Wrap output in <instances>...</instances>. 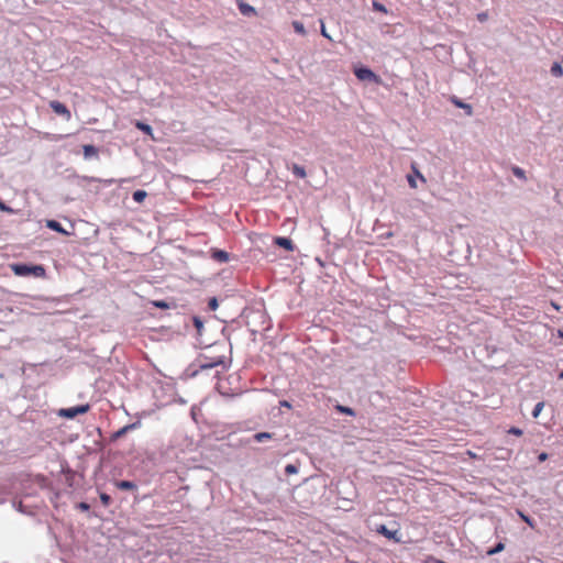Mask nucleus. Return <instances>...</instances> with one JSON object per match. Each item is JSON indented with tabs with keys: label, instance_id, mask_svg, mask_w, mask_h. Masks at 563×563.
<instances>
[{
	"label": "nucleus",
	"instance_id": "24",
	"mask_svg": "<svg viewBox=\"0 0 563 563\" xmlns=\"http://www.w3.org/2000/svg\"><path fill=\"white\" fill-rule=\"evenodd\" d=\"M543 407H544V402H542V401H541V402H538V404L534 406V409H533V411H532V416H533L534 418H538V417H539V415L541 413V411H542Z\"/></svg>",
	"mask_w": 563,
	"mask_h": 563
},
{
	"label": "nucleus",
	"instance_id": "39",
	"mask_svg": "<svg viewBox=\"0 0 563 563\" xmlns=\"http://www.w3.org/2000/svg\"><path fill=\"white\" fill-rule=\"evenodd\" d=\"M280 405L286 408H291V405L287 400L280 401Z\"/></svg>",
	"mask_w": 563,
	"mask_h": 563
},
{
	"label": "nucleus",
	"instance_id": "9",
	"mask_svg": "<svg viewBox=\"0 0 563 563\" xmlns=\"http://www.w3.org/2000/svg\"><path fill=\"white\" fill-rule=\"evenodd\" d=\"M139 426H140V422H133V423L126 424L123 428L119 429L113 434V438L119 439V438L123 437L124 434H126L128 431L139 428Z\"/></svg>",
	"mask_w": 563,
	"mask_h": 563
},
{
	"label": "nucleus",
	"instance_id": "30",
	"mask_svg": "<svg viewBox=\"0 0 563 563\" xmlns=\"http://www.w3.org/2000/svg\"><path fill=\"white\" fill-rule=\"evenodd\" d=\"M320 23H321V29H320L321 35L324 36L325 38L332 41L331 36L329 35V33L325 30V26H324V23L322 20H320Z\"/></svg>",
	"mask_w": 563,
	"mask_h": 563
},
{
	"label": "nucleus",
	"instance_id": "10",
	"mask_svg": "<svg viewBox=\"0 0 563 563\" xmlns=\"http://www.w3.org/2000/svg\"><path fill=\"white\" fill-rule=\"evenodd\" d=\"M82 152H84V156L86 159L92 157V156H98V148L93 145H90V144H86L82 146Z\"/></svg>",
	"mask_w": 563,
	"mask_h": 563
},
{
	"label": "nucleus",
	"instance_id": "2",
	"mask_svg": "<svg viewBox=\"0 0 563 563\" xmlns=\"http://www.w3.org/2000/svg\"><path fill=\"white\" fill-rule=\"evenodd\" d=\"M89 409H90V406L88 404L76 406V407H70V408H64V409L59 410V416L67 418V419H74L78 415H84V413L88 412Z\"/></svg>",
	"mask_w": 563,
	"mask_h": 563
},
{
	"label": "nucleus",
	"instance_id": "40",
	"mask_svg": "<svg viewBox=\"0 0 563 563\" xmlns=\"http://www.w3.org/2000/svg\"><path fill=\"white\" fill-rule=\"evenodd\" d=\"M80 508H81V509H88V508H89V506H88L87 504H85V503H81V504H80Z\"/></svg>",
	"mask_w": 563,
	"mask_h": 563
},
{
	"label": "nucleus",
	"instance_id": "12",
	"mask_svg": "<svg viewBox=\"0 0 563 563\" xmlns=\"http://www.w3.org/2000/svg\"><path fill=\"white\" fill-rule=\"evenodd\" d=\"M47 228L56 231V232H59V233H63V234H68L67 231H65L62 227V224L59 222H57L56 220H48L47 223H46Z\"/></svg>",
	"mask_w": 563,
	"mask_h": 563
},
{
	"label": "nucleus",
	"instance_id": "5",
	"mask_svg": "<svg viewBox=\"0 0 563 563\" xmlns=\"http://www.w3.org/2000/svg\"><path fill=\"white\" fill-rule=\"evenodd\" d=\"M355 76L360 80H377V76L369 68L361 67L354 70Z\"/></svg>",
	"mask_w": 563,
	"mask_h": 563
},
{
	"label": "nucleus",
	"instance_id": "19",
	"mask_svg": "<svg viewBox=\"0 0 563 563\" xmlns=\"http://www.w3.org/2000/svg\"><path fill=\"white\" fill-rule=\"evenodd\" d=\"M551 74L555 77L563 76V68L559 63H554L551 67Z\"/></svg>",
	"mask_w": 563,
	"mask_h": 563
},
{
	"label": "nucleus",
	"instance_id": "32",
	"mask_svg": "<svg viewBox=\"0 0 563 563\" xmlns=\"http://www.w3.org/2000/svg\"><path fill=\"white\" fill-rule=\"evenodd\" d=\"M407 180H408V184H409V186H410L411 188H413V189H415V188H417V183H416V179H415V177H413V176L408 175V176H407Z\"/></svg>",
	"mask_w": 563,
	"mask_h": 563
},
{
	"label": "nucleus",
	"instance_id": "15",
	"mask_svg": "<svg viewBox=\"0 0 563 563\" xmlns=\"http://www.w3.org/2000/svg\"><path fill=\"white\" fill-rule=\"evenodd\" d=\"M239 9H240L241 13L244 14V15L255 14V9L252 5L247 4V3L240 2L239 3Z\"/></svg>",
	"mask_w": 563,
	"mask_h": 563
},
{
	"label": "nucleus",
	"instance_id": "43",
	"mask_svg": "<svg viewBox=\"0 0 563 563\" xmlns=\"http://www.w3.org/2000/svg\"><path fill=\"white\" fill-rule=\"evenodd\" d=\"M437 563H445V562H443V561H438Z\"/></svg>",
	"mask_w": 563,
	"mask_h": 563
},
{
	"label": "nucleus",
	"instance_id": "38",
	"mask_svg": "<svg viewBox=\"0 0 563 563\" xmlns=\"http://www.w3.org/2000/svg\"><path fill=\"white\" fill-rule=\"evenodd\" d=\"M415 173H416V175H417V176H418L422 181H426V178L423 177V175H422L418 169H416V168H415Z\"/></svg>",
	"mask_w": 563,
	"mask_h": 563
},
{
	"label": "nucleus",
	"instance_id": "7",
	"mask_svg": "<svg viewBox=\"0 0 563 563\" xmlns=\"http://www.w3.org/2000/svg\"><path fill=\"white\" fill-rule=\"evenodd\" d=\"M451 102H452L455 107H457V108H460V109H463V110L466 112V114H467V115H472V114H473V108H472V106H471V104L463 102L462 100H460V99H459V98H456V97H452V98H451Z\"/></svg>",
	"mask_w": 563,
	"mask_h": 563
},
{
	"label": "nucleus",
	"instance_id": "35",
	"mask_svg": "<svg viewBox=\"0 0 563 563\" xmlns=\"http://www.w3.org/2000/svg\"><path fill=\"white\" fill-rule=\"evenodd\" d=\"M487 18H488V14H487V13H484V12H483V13H478V14H477V19H478L481 22L486 21V20H487Z\"/></svg>",
	"mask_w": 563,
	"mask_h": 563
},
{
	"label": "nucleus",
	"instance_id": "28",
	"mask_svg": "<svg viewBox=\"0 0 563 563\" xmlns=\"http://www.w3.org/2000/svg\"><path fill=\"white\" fill-rule=\"evenodd\" d=\"M508 433L509 434H514V435H517V437H520L522 435V430L517 428V427H511L509 430H508Z\"/></svg>",
	"mask_w": 563,
	"mask_h": 563
},
{
	"label": "nucleus",
	"instance_id": "29",
	"mask_svg": "<svg viewBox=\"0 0 563 563\" xmlns=\"http://www.w3.org/2000/svg\"><path fill=\"white\" fill-rule=\"evenodd\" d=\"M373 8H374L376 11H380V12H384V13H386V12H387L386 8H385L382 3L376 2V1H374V2H373Z\"/></svg>",
	"mask_w": 563,
	"mask_h": 563
},
{
	"label": "nucleus",
	"instance_id": "3",
	"mask_svg": "<svg viewBox=\"0 0 563 563\" xmlns=\"http://www.w3.org/2000/svg\"><path fill=\"white\" fill-rule=\"evenodd\" d=\"M199 367L201 369H210L219 365H224V356L208 357L202 356L199 361Z\"/></svg>",
	"mask_w": 563,
	"mask_h": 563
},
{
	"label": "nucleus",
	"instance_id": "27",
	"mask_svg": "<svg viewBox=\"0 0 563 563\" xmlns=\"http://www.w3.org/2000/svg\"><path fill=\"white\" fill-rule=\"evenodd\" d=\"M336 408L342 413H345V415H349V416H353L354 415L353 409H351L350 407L338 406Z\"/></svg>",
	"mask_w": 563,
	"mask_h": 563
},
{
	"label": "nucleus",
	"instance_id": "42",
	"mask_svg": "<svg viewBox=\"0 0 563 563\" xmlns=\"http://www.w3.org/2000/svg\"><path fill=\"white\" fill-rule=\"evenodd\" d=\"M559 336L563 338V331H559Z\"/></svg>",
	"mask_w": 563,
	"mask_h": 563
},
{
	"label": "nucleus",
	"instance_id": "41",
	"mask_svg": "<svg viewBox=\"0 0 563 563\" xmlns=\"http://www.w3.org/2000/svg\"><path fill=\"white\" fill-rule=\"evenodd\" d=\"M559 378L563 379V371L559 374Z\"/></svg>",
	"mask_w": 563,
	"mask_h": 563
},
{
	"label": "nucleus",
	"instance_id": "8",
	"mask_svg": "<svg viewBox=\"0 0 563 563\" xmlns=\"http://www.w3.org/2000/svg\"><path fill=\"white\" fill-rule=\"evenodd\" d=\"M275 244L280 246V247H284L287 251H292L294 250L292 241L290 239H288V238L278 236V238L275 239Z\"/></svg>",
	"mask_w": 563,
	"mask_h": 563
},
{
	"label": "nucleus",
	"instance_id": "33",
	"mask_svg": "<svg viewBox=\"0 0 563 563\" xmlns=\"http://www.w3.org/2000/svg\"><path fill=\"white\" fill-rule=\"evenodd\" d=\"M153 305L157 308L166 309L168 308V303L165 301H154Z\"/></svg>",
	"mask_w": 563,
	"mask_h": 563
},
{
	"label": "nucleus",
	"instance_id": "20",
	"mask_svg": "<svg viewBox=\"0 0 563 563\" xmlns=\"http://www.w3.org/2000/svg\"><path fill=\"white\" fill-rule=\"evenodd\" d=\"M511 172H512V174H514L516 177H518V178H520V179H522V180H526V179H527V177H526V173H525V170H523L522 168H520V167H518V166H514V167L511 168Z\"/></svg>",
	"mask_w": 563,
	"mask_h": 563
},
{
	"label": "nucleus",
	"instance_id": "17",
	"mask_svg": "<svg viewBox=\"0 0 563 563\" xmlns=\"http://www.w3.org/2000/svg\"><path fill=\"white\" fill-rule=\"evenodd\" d=\"M272 433H268V432H258L256 434H254V440L256 442H263L265 440H269L272 439Z\"/></svg>",
	"mask_w": 563,
	"mask_h": 563
},
{
	"label": "nucleus",
	"instance_id": "1",
	"mask_svg": "<svg viewBox=\"0 0 563 563\" xmlns=\"http://www.w3.org/2000/svg\"><path fill=\"white\" fill-rule=\"evenodd\" d=\"M11 271L16 276H34L36 278H44L46 276V269L43 265H27L22 263L10 264Z\"/></svg>",
	"mask_w": 563,
	"mask_h": 563
},
{
	"label": "nucleus",
	"instance_id": "13",
	"mask_svg": "<svg viewBox=\"0 0 563 563\" xmlns=\"http://www.w3.org/2000/svg\"><path fill=\"white\" fill-rule=\"evenodd\" d=\"M212 257L219 262H228L229 261V254L225 251L217 250L212 253Z\"/></svg>",
	"mask_w": 563,
	"mask_h": 563
},
{
	"label": "nucleus",
	"instance_id": "18",
	"mask_svg": "<svg viewBox=\"0 0 563 563\" xmlns=\"http://www.w3.org/2000/svg\"><path fill=\"white\" fill-rule=\"evenodd\" d=\"M505 550V543L498 542L494 548L487 551V555H494Z\"/></svg>",
	"mask_w": 563,
	"mask_h": 563
},
{
	"label": "nucleus",
	"instance_id": "16",
	"mask_svg": "<svg viewBox=\"0 0 563 563\" xmlns=\"http://www.w3.org/2000/svg\"><path fill=\"white\" fill-rule=\"evenodd\" d=\"M146 196H147V192L145 190H136V191L133 192V200L135 202L141 203V202L144 201Z\"/></svg>",
	"mask_w": 563,
	"mask_h": 563
},
{
	"label": "nucleus",
	"instance_id": "36",
	"mask_svg": "<svg viewBox=\"0 0 563 563\" xmlns=\"http://www.w3.org/2000/svg\"><path fill=\"white\" fill-rule=\"evenodd\" d=\"M194 323H195V325H196V328H197L198 330H200V329L202 328V325H203V324H202V322H201V320H200L199 318H195V319H194Z\"/></svg>",
	"mask_w": 563,
	"mask_h": 563
},
{
	"label": "nucleus",
	"instance_id": "21",
	"mask_svg": "<svg viewBox=\"0 0 563 563\" xmlns=\"http://www.w3.org/2000/svg\"><path fill=\"white\" fill-rule=\"evenodd\" d=\"M517 514L518 516L521 518V520H523L527 525H529L531 528H534V521L529 517L527 516L525 512H522L521 510H517Z\"/></svg>",
	"mask_w": 563,
	"mask_h": 563
},
{
	"label": "nucleus",
	"instance_id": "6",
	"mask_svg": "<svg viewBox=\"0 0 563 563\" xmlns=\"http://www.w3.org/2000/svg\"><path fill=\"white\" fill-rule=\"evenodd\" d=\"M376 531L386 537L387 539L394 540L395 542H400V539L398 538V531L397 530H389L385 525H380L376 528Z\"/></svg>",
	"mask_w": 563,
	"mask_h": 563
},
{
	"label": "nucleus",
	"instance_id": "37",
	"mask_svg": "<svg viewBox=\"0 0 563 563\" xmlns=\"http://www.w3.org/2000/svg\"><path fill=\"white\" fill-rule=\"evenodd\" d=\"M539 462H544L548 460V454L545 452H542L538 456Z\"/></svg>",
	"mask_w": 563,
	"mask_h": 563
},
{
	"label": "nucleus",
	"instance_id": "11",
	"mask_svg": "<svg viewBox=\"0 0 563 563\" xmlns=\"http://www.w3.org/2000/svg\"><path fill=\"white\" fill-rule=\"evenodd\" d=\"M117 488L121 490H133L136 489V485L133 482L130 481H119L115 482Z\"/></svg>",
	"mask_w": 563,
	"mask_h": 563
},
{
	"label": "nucleus",
	"instance_id": "26",
	"mask_svg": "<svg viewBox=\"0 0 563 563\" xmlns=\"http://www.w3.org/2000/svg\"><path fill=\"white\" fill-rule=\"evenodd\" d=\"M100 500L102 503L103 506L108 507L111 503V497L106 494V493H101L100 494Z\"/></svg>",
	"mask_w": 563,
	"mask_h": 563
},
{
	"label": "nucleus",
	"instance_id": "14",
	"mask_svg": "<svg viewBox=\"0 0 563 563\" xmlns=\"http://www.w3.org/2000/svg\"><path fill=\"white\" fill-rule=\"evenodd\" d=\"M135 128L139 129L140 131L144 132L145 134L153 136V130H152L151 125H148L144 122H141V121H136Z\"/></svg>",
	"mask_w": 563,
	"mask_h": 563
},
{
	"label": "nucleus",
	"instance_id": "31",
	"mask_svg": "<svg viewBox=\"0 0 563 563\" xmlns=\"http://www.w3.org/2000/svg\"><path fill=\"white\" fill-rule=\"evenodd\" d=\"M0 210L8 213H13V210L0 200Z\"/></svg>",
	"mask_w": 563,
	"mask_h": 563
},
{
	"label": "nucleus",
	"instance_id": "23",
	"mask_svg": "<svg viewBox=\"0 0 563 563\" xmlns=\"http://www.w3.org/2000/svg\"><path fill=\"white\" fill-rule=\"evenodd\" d=\"M292 27L294 30L298 33V34H301V35H305L306 34V30H305V26L301 22L299 21H294L292 22Z\"/></svg>",
	"mask_w": 563,
	"mask_h": 563
},
{
	"label": "nucleus",
	"instance_id": "25",
	"mask_svg": "<svg viewBox=\"0 0 563 563\" xmlns=\"http://www.w3.org/2000/svg\"><path fill=\"white\" fill-rule=\"evenodd\" d=\"M285 473H286L287 475L297 474V473H298V468H297V466H296V465H294V464H288V465H286V467H285Z\"/></svg>",
	"mask_w": 563,
	"mask_h": 563
},
{
	"label": "nucleus",
	"instance_id": "4",
	"mask_svg": "<svg viewBox=\"0 0 563 563\" xmlns=\"http://www.w3.org/2000/svg\"><path fill=\"white\" fill-rule=\"evenodd\" d=\"M49 107L56 114L64 117L66 120L71 118L70 111L64 103L53 100L49 102Z\"/></svg>",
	"mask_w": 563,
	"mask_h": 563
},
{
	"label": "nucleus",
	"instance_id": "34",
	"mask_svg": "<svg viewBox=\"0 0 563 563\" xmlns=\"http://www.w3.org/2000/svg\"><path fill=\"white\" fill-rule=\"evenodd\" d=\"M217 307H218V301H217V299H216V298L210 299V301H209V308H210L211 310H216V309H217Z\"/></svg>",
	"mask_w": 563,
	"mask_h": 563
},
{
	"label": "nucleus",
	"instance_id": "22",
	"mask_svg": "<svg viewBox=\"0 0 563 563\" xmlns=\"http://www.w3.org/2000/svg\"><path fill=\"white\" fill-rule=\"evenodd\" d=\"M292 173L299 177V178H305L306 177V170L303 167L299 166V165H294L292 167Z\"/></svg>",
	"mask_w": 563,
	"mask_h": 563
}]
</instances>
